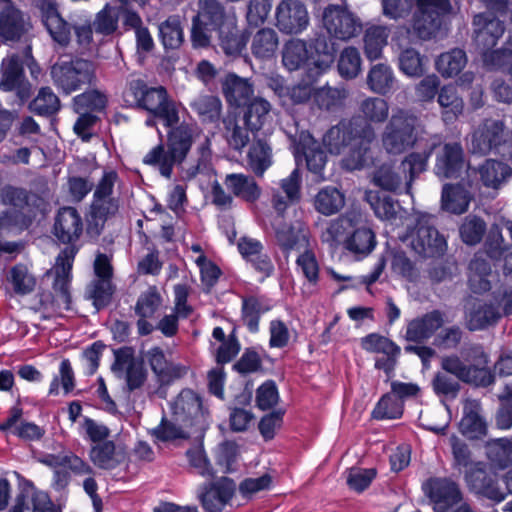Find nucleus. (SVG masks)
I'll return each mask as SVG.
<instances>
[{
    "label": "nucleus",
    "instance_id": "obj_59",
    "mask_svg": "<svg viewBox=\"0 0 512 512\" xmlns=\"http://www.w3.org/2000/svg\"><path fill=\"white\" fill-rule=\"evenodd\" d=\"M404 404L391 393L383 395L372 411L376 420L399 419L402 417Z\"/></svg>",
    "mask_w": 512,
    "mask_h": 512
},
{
    "label": "nucleus",
    "instance_id": "obj_32",
    "mask_svg": "<svg viewBox=\"0 0 512 512\" xmlns=\"http://www.w3.org/2000/svg\"><path fill=\"white\" fill-rule=\"evenodd\" d=\"M22 414V408L14 406L6 420L0 424V430H11L12 434L25 441L40 440L45 434V429L33 422L21 421L18 423Z\"/></svg>",
    "mask_w": 512,
    "mask_h": 512
},
{
    "label": "nucleus",
    "instance_id": "obj_3",
    "mask_svg": "<svg viewBox=\"0 0 512 512\" xmlns=\"http://www.w3.org/2000/svg\"><path fill=\"white\" fill-rule=\"evenodd\" d=\"M76 249L73 247L63 249L53 268L55 278L52 292H42L36 295L32 309L41 314L44 320L62 317L66 311L71 310L70 281Z\"/></svg>",
    "mask_w": 512,
    "mask_h": 512
},
{
    "label": "nucleus",
    "instance_id": "obj_11",
    "mask_svg": "<svg viewBox=\"0 0 512 512\" xmlns=\"http://www.w3.org/2000/svg\"><path fill=\"white\" fill-rule=\"evenodd\" d=\"M464 481L471 493L496 504L507 497V492L500 485L499 475L486 462H473L465 471Z\"/></svg>",
    "mask_w": 512,
    "mask_h": 512
},
{
    "label": "nucleus",
    "instance_id": "obj_42",
    "mask_svg": "<svg viewBox=\"0 0 512 512\" xmlns=\"http://www.w3.org/2000/svg\"><path fill=\"white\" fill-rule=\"evenodd\" d=\"M390 29L384 25H372L365 30L363 42L364 53L368 60L374 61L382 57L383 48L387 45Z\"/></svg>",
    "mask_w": 512,
    "mask_h": 512
},
{
    "label": "nucleus",
    "instance_id": "obj_35",
    "mask_svg": "<svg viewBox=\"0 0 512 512\" xmlns=\"http://www.w3.org/2000/svg\"><path fill=\"white\" fill-rule=\"evenodd\" d=\"M297 151L304 155L307 168L315 175L316 181L324 180L323 172L326 164V155L317 141L310 135L301 136L300 142L297 145Z\"/></svg>",
    "mask_w": 512,
    "mask_h": 512
},
{
    "label": "nucleus",
    "instance_id": "obj_62",
    "mask_svg": "<svg viewBox=\"0 0 512 512\" xmlns=\"http://www.w3.org/2000/svg\"><path fill=\"white\" fill-rule=\"evenodd\" d=\"M361 113L366 120L373 123H383L389 115V104L379 97H368L360 103Z\"/></svg>",
    "mask_w": 512,
    "mask_h": 512
},
{
    "label": "nucleus",
    "instance_id": "obj_18",
    "mask_svg": "<svg viewBox=\"0 0 512 512\" xmlns=\"http://www.w3.org/2000/svg\"><path fill=\"white\" fill-rule=\"evenodd\" d=\"M375 140V131L370 124H364L363 129L354 141L346 148L342 159V166L346 170H360L372 161L370 146Z\"/></svg>",
    "mask_w": 512,
    "mask_h": 512
},
{
    "label": "nucleus",
    "instance_id": "obj_44",
    "mask_svg": "<svg viewBox=\"0 0 512 512\" xmlns=\"http://www.w3.org/2000/svg\"><path fill=\"white\" fill-rule=\"evenodd\" d=\"M500 317L501 314L497 306L478 302L467 314V327L471 331L482 330L495 324Z\"/></svg>",
    "mask_w": 512,
    "mask_h": 512
},
{
    "label": "nucleus",
    "instance_id": "obj_48",
    "mask_svg": "<svg viewBox=\"0 0 512 512\" xmlns=\"http://www.w3.org/2000/svg\"><path fill=\"white\" fill-rule=\"evenodd\" d=\"M223 125L224 136L234 150L241 151L250 142L251 131L244 123L241 125L235 115L228 114L224 117Z\"/></svg>",
    "mask_w": 512,
    "mask_h": 512
},
{
    "label": "nucleus",
    "instance_id": "obj_12",
    "mask_svg": "<svg viewBox=\"0 0 512 512\" xmlns=\"http://www.w3.org/2000/svg\"><path fill=\"white\" fill-rule=\"evenodd\" d=\"M321 24L331 38L343 42L358 36L362 31L360 18L342 5L329 4L325 7L321 14Z\"/></svg>",
    "mask_w": 512,
    "mask_h": 512
},
{
    "label": "nucleus",
    "instance_id": "obj_19",
    "mask_svg": "<svg viewBox=\"0 0 512 512\" xmlns=\"http://www.w3.org/2000/svg\"><path fill=\"white\" fill-rule=\"evenodd\" d=\"M0 6V43L20 40L30 28L28 19L12 0H0Z\"/></svg>",
    "mask_w": 512,
    "mask_h": 512
},
{
    "label": "nucleus",
    "instance_id": "obj_37",
    "mask_svg": "<svg viewBox=\"0 0 512 512\" xmlns=\"http://www.w3.org/2000/svg\"><path fill=\"white\" fill-rule=\"evenodd\" d=\"M282 63L289 71L298 70L304 66L313 68L311 53L307 44L301 39H291L285 43L282 51Z\"/></svg>",
    "mask_w": 512,
    "mask_h": 512
},
{
    "label": "nucleus",
    "instance_id": "obj_36",
    "mask_svg": "<svg viewBox=\"0 0 512 512\" xmlns=\"http://www.w3.org/2000/svg\"><path fill=\"white\" fill-rule=\"evenodd\" d=\"M459 429L469 439H480L486 435L487 423L481 415V406L477 401H470L465 405Z\"/></svg>",
    "mask_w": 512,
    "mask_h": 512
},
{
    "label": "nucleus",
    "instance_id": "obj_43",
    "mask_svg": "<svg viewBox=\"0 0 512 512\" xmlns=\"http://www.w3.org/2000/svg\"><path fill=\"white\" fill-rule=\"evenodd\" d=\"M0 88L3 91L19 90L24 81L22 62L19 56L13 54L2 60Z\"/></svg>",
    "mask_w": 512,
    "mask_h": 512
},
{
    "label": "nucleus",
    "instance_id": "obj_34",
    "mask_svg": "<svg viewBox=\"0 0 512 512\" xmlns=\"http://www.w3.org/2000/svg\"><path fill=\"white\" fill-rule=\"evenodd\" d=\"M146 356L152 371L161 383H169L174 379L182 377L187 372L186 367L170 363L166 359L163 350L159 347H153L148 350Z\"/></svg>",
    "mask_w": 512,
    "mask_h": 512
},
{
    "label": "nucleus",
    "instance_id": "obj_13",
    "mask_svg": "<svg viewBox=\"0 0 512 512\" xmlns=\"http://www.w3.org/2000/svg\"><path fill=\"white\" fill-rule=\"evenodd\" d=\"M175 421L183 423L193 431L206 429L208 412L204 409L201 397L190 389H183L171 403Z\"/></svg>",
    "mask_w": 512,
    "mask_h": 512
},
{
    "label": "nucleus",
    "instance_id": "obj_60",
    "mask_svg": "<svg viewBox=\"0 0 512 512\" xmlns=\"http://www.w3.org/2000/svg\"><path fill=\"white\" fill-rule=\"evenodd\" d=\"M346 96L342 87L324 86L315 90L313 100L320 109L329 111L341 106Z\"/></svg>",
    "mask_w": 512,
    "mask_h": 512
},
{
    "label": "nucleus",
    "instance_id": "obj_33",
    "mask_svg": "<svg viewBox=\"0 0 512 512\" xmlns=\"http://www.w3.org/2000/svg\"><path fill=\"white\" fill-rule=\"evenodd\" d=\"M471 192L462 184H445L441 193L443 210L456 215L464 214L472 200Z\"/></svg>",
    "mask_w": 512,
    "mask_h": 512
},
{
    "label": "nucleus",
    "instance_id": "obj_8",
    "mask_svg": "<svg viewBox=\"0 0 512 512\" xmlns=\"http://www.w3.org/2000/svg\"><path fill=\"white\" fill-rule=\"evenodd\" d=\"M471 147L474 153L488 154L495 151L512 159V130H505L502 121L487 119L473 132Z\"/></svg>",
    "mask_w": 512,
    "mask_h": 512
},
{
    "label": "nucleus",
    "instance_id": "obj_58",
    "mask_svg": "<svg viewBox=\"0 0 512 512\" xmlns=\"http://www.w3.org/2000/svg\"><path fill=\"white\" fill-rule=\"evenodd\" d=\"M89 456L94 465L101 469H113L120 463L112 441H104L93 446Z\"/></svg>",
    "mask_w": 512,
    "mask_h": 512
},
{
    "label": "nucleus",
    "instance_id": "obj_5",
    "mask_svg": "<svg viewBox=\"0 0 512 512\" xmlns=\"http://www.w3.org/2000/svg\"><path fill=\"white\" fill-rule=\"evenodd\" d=\"M123 96L128 106L146 110L162 119L167 127L179 122L176 104L162 86L148 87L143 80L134 79L129 81Z\"/></svg>",
    "mask_w": 512,
    "mask_h": 512
},
{
    "label": "nucleus",
    "instance_id": "obj_45",
    "mask_svg": "<svg viewBox=\"0 0 512 512\" xmlns=\"http://www.w3.org/2000/svg\"><path fill=\"white\" fill-rule=\"evenodd\" d=\"M479 174L485 187L498 189L512 175V169L501 161L488 159L480 166Z\"/></svg>",
    "mask_w": 512,
    "mask_h": 512
},
{
    "label": "nucleus",
    "instance_id": "obj_26",
    "mask_svg": "<svg viewBox=\"0 0 512 512\" xmlns=\"http://www.w3.org/2000/svg\"><path fill=\"white\" fill-rule=\"evenodd\" d=\"M275 237L284 253H289L292 250L300 252L311 246L309 229L300 221L290 225H278L275 228Z\"/></svg>",
    "mask_w": 512,
    "mask_h": 512
},
{
    "label": "nucleus",
    "instance_id": "obj_29",
    "mask_svg": "<svg viewBox=\"0 0 512 512\" xmlns=\"http://www.w3.org/2000/svg\"><path fill=\"white\" fill-rule=\"evenodd\" d=\"M443 324V313L439 310H433L412 319L407 324L405 338L411 342H424L430 339Z\"/></svg>",
    "mask_w": 512,
    "mask_h": 512
},
{
    "label": "nucleus",
    "instance_id": "obj_50",
    "mask_svg": "<svg viewBox=\"0 0 512 512\" xmlns=\"http://www.w3.org/2000/svg\"><path fill=\"white\" fill-rule=\"evenodd\" d=\"M344 248L353 254L366 256L376 246L374 232L368 227L356 228L343 242Z\"/></svg>",
    "mask_w": 512,
    "mask_h": 512
},
{
    "label": "nucleus",
    "instance_id": "obj_21",
    "mask_svg": "<svg viewBox=\"0 0 512 512\" xmlns=\"http://www.w3.org/2000/svg\"><path fill=\"white\" fill-rule=\"evenodd\" d=\"M30 508L32 512H59L46 492L36 489L31 481L23 480L15 503L8 512H24Z\"/></svg>",
    "mask_w": 512,
    "mask_h": 512
},
{
    "label": "nucleus",
    "instance_id": "obj_14",
    "mask_svg": "<svg viewBox=\"0 0 512 512\" xmlns=\"http://www.w3.org/2000/svg\"><path fill=\"white\" fill-rule=\"evenodd\" d=\"M412 28L419 39H431L441 26V16L449 13V0H417Z\"/></svg>",
    "mask_w": 512,
    "mask_h": 512
},
{
    "label": "nucleus",
    "instance_id": "obj_57",
    "mask_svg": "<svg viewBox=\"0 0 512 512\" xmlns=\"http://www.w3.org/2000/svg\"><path fill=\"white\" fill-rule=\"evenodd\" d=\"M159 36L166 49H177L184 40V33L178 17L171 16L159 25Z\"/></svg>",
    "mask_w": 512,
    "mask_h": 512
},
{
    "label": "nucleus",
    "instance_id": "obj_51",
    "mask_svg": "<svg viewBox=\"0 0 512 512\" xmlns=\"http://www.w3.org/2000/svg\"><path fill=\"white\" fill-rule=\"evenodd\" d=\"M469 286L475 293L488 291L491 286L487 276L491 272V266L480 253L475 254L469 264Z\"/></svg>",
    "mask_w": 512,
    "mask_h": 512
},
{
    "label": "nucleus",
    "instance_id": "obj_27",
    "mask_svg": "<svg viewBox=\"0 0 512 512\" xmlns=\"http://www.w3.org/2000/svg\"><path fill=\"white\" fill-rule=\"evenodd\" d=\"M112 369L125 372V380L129 391L140 388L146 380V370L141 361L134 358L128 349H119L115 352V362Z\"/></svg>",
    "mask_w": 512,
    "mask_h": 512
},
{
    "label": "nucleus",
    "instance_id": "obj_2",
    "mask_svg": "<svg viewBox=\"0 0 512 512\" xmlns=\"http://www.w3.org/2000/svg\"><path fill=\"white\" fill-rule=\"evenodd\" d=\"M439 144L437 137H431L428 149L407 154L398 166L381 165L373 174V183L385 191L411 194L413 182L427 170L429 158Z\"/></svg>",
    "mask_w": 512,
    "mask_h": 512
},
{
    "label": "nucleus",
    "instance_id": "obj_30",
    "mask_svg": "<svg viewBox=\"0 0 512 512\" xmlns=\"http://www.w3.org/2000/svg\"><path fill=\"white\" fill-rule=\"evenodd\" d=\"M222 92L230 106H245L254 95L253 83L235 73H228L222 81Z\"/></svg>",
    "mask_w": 512,
    "mask_h": 512
},
{
    "label": "nucleus",
    "instance_id": "obj_7",
    "mask_svg": "<svg viewBox=\"0 0 512 512\" xmlns=\"http://www.w3.org/2000/svg\"><path fill=\"white\" fill-rule=\"evenodd\" d=\"M50 74L54 85L68 95L95 82L96 65L82 58L59 59Z\"/></svg>",
    "mask_w": 512,
    "mask_h": 512
},
{
    "label": "nucleus",
    "instance_id": "obj_9",
    "mask_svg": "<svg viewBox=\"0 0 512 512\" xmlns=\"http://www.w3.org/2000/svg\"><path fill=\"white\" fill-rule=\"evenodd\" d=\"M408 239L411 248L422 257L442 256L447 250V241L436 228V217L428 213L417 216Z\"/></svg>",
    "mask_w": 512,
    "mask_h": 512
},
{
    "label": "nucleus",
    "instance_id": "obj_56",
    "mask_svg": "<svg viewBox=\"0 0 512 512\" xmlns=\"http://www.w3.org/2000/svg\"><path fill=\"white\" fill-rule=\"evenodd\" d=\"M192 109L200 116L203 122L215 123L219 120L222 103L213 95H201L191 102Z\"/></svg>",
    "mask_w": 512,
    "mask_h": 512
},
{
    "label": "nucleus",
    "instance_id": "obj_16",
    "mask_svg": "<svg viewBox=\"0 0 512 512\" xmlns=\"http://www.w3.org/2000/svg\"><path fill=\"white\" fill-rule=\"evenodd\" d=\"M276 27L285 34H299L307 29L310 19L300 0H281L275 9Z\"/></svg>",
    "mask_w": 512,
    "mask_h": 512
},
{
    "label": "nucleus",
    "instance_id": "obj_41",
    "mask_svg": "<svg viewBox=\"0 0 512 512\" xmlns=\"http://www.w3.org/2000/svg\"><path fill=\"white\" fill-rule=\"evenodd\" d=\"M396 82L392 68L385 63L373 65L367 74L366 83L368 88L376 94L386 95Z\"/></svg>",
    "mask_w": 512,
    "mask_h": 512
},
{
    "label": "nucleus",
    "instance_id": "obj_46",
    "mask_svg": "<svg viewBox=\"0 0 512 512\" xmlns=\"http://www.w3.org/2000/svg\"><path fill=\"white\" fill-rule=\"evenodd\" d=\"M345 205L344 194L335 187L322 188L314 198L316 211L325 216L338 213Z\"/></svg>",
    "mask_w": 512,
    "mask_h": 512
},
{
    "label": "nucleus",
    "instance_id": "obj_63",
    "mask_svg": "<svg viewBox=\"0 0 512 512\" xmlns=\"http://www.w3.org/2000/svg\"><path fill=\"white\" fill-rule=\"evenodd\" d=\"M352 220L348 216H340L328 222L321 233V241L332 248H336L346 231L351 228Z\"/></svg>",
    "mask_w": 512,
    "mask_h": 512
},
{
    "label": "nucleus",
    "instance_id": "obj_4",
    "mask_svg": "<svg viewBox=\"0 0 512 512\" xmlns=\"http://www.w3.org/2000/svg\"><path fill=\"white\" fill-rule=\"evenodd\" d=\"M198 134V126L193 122H182L172 127L167 135V150L162 144L153 147L144 156L143 163L157 168L163 177L169 179L174 165L185 160Z\"/></svg>",
    "mask_w": 512,
    "mask_h": 512
},
{
    "label": "nucleus",
    "instance_id": "obj_52",
    "mask_svg": "<svg viewBox=\"0 0 512 512\" xmlns=\"http://www.w3.org/2000/svg\"><path fill=\"white\" fill-rule=\"evenodd\" d=\"M437 101L444 109L443 118L446 122H452L463 112V100L459 97L456 87L452 84L444 85L439 90Z\"/></svg>",
    "mask_w": 512,
    "mask_h": 512
},
{
    "label": "nucleus",
    "instance_id": "obj_64",
    "mask_svg": "<svg viewBox=\"0 0 512 512\" xmlns=\"http://www.w3.org/2000/svg\"><path fill=\"white\" fill-rule=\"evenodd\" d=\"M119 16L116 9L106 4L95 16L93 28L97 34L109 36L118 28Z\"/></svg>",
    "mask_w": 512,
    "mask_h": 512
},
{
    "label": "nucleus",
    "instance_id": "obj_53",
    "mask_svg": "<svg viewBox=\"0 0 512 512\" xmlns=\"http://www.w3.org/2000/svg\"><path fill=\"white\" fill-rule=\"evenodd\" d=\"M61 104L59 97L50 87L39 89L36 97L30 103V110L39 116L50 117L60 110Z\"/></svg>",
    "mask_w": 512,
    "mask_h": 512
},
{
    "label": "nucleus",
    "instance_id": "obj_55",
    "mask_svg": "<svg viewBox=\"0 0 512 512\" xmlns=\"http://www.w3.org/2000/svg\"><path fill=\"white\" fill-rule=\"evenodd\" d=\"M248 163L256 175L262 176L272 164L270 146L263 140L254 142L248 152Z\"/></svg>",
    "mask_w": 512,
    "mask_h": 512
},
{
    "label": "nucleus",
    "instance_id": "obj_23",
    "mask_svg": "<svg viewBox=\"0 0 512 512\" xmlns=\"http://www.w3.org/2000/svg\"><path fill=\"white\" fill-rule=\"evenodd\" d=\"M366 122L354 118L349 121H341L331 127L323 136V144L331 154H341L357 137L359 130L363 129Z\"/></svg>",
    "mask_w": 512,
    "mask_h": 512
},
{
    "label": "nucleus",
    "instance_id": "obj_40",
    "mask_svg": "<svg viewBox=\"0 0 512 512\" xmlns=\"http://www.w3.org/2000/svg\"><path fill=\"white\" fill-rule=\"evenodd\" d=\"M279 45L277 32L272 28H262L258 30L251 40V53L260 60L271 59Z\"/></svg>",
    "mask_w": 512,
    "mask_h": 512
},
{
    "label": "nucleus",
    "instance_id": "obj_31",
    "mask_svg": "<svg viewBox=\"0 0 512 512\" xmlns=\"http://www.w3.org/2000/svg\"><path fill=\"white\" fill-rule=\"evenodd\" d=\"M243 115L244 124L251 133L270 128L274 120V112L269 101L255 97L246 105Z\"/></svg>",
    "mask_w": 512,
    "mask_h": 512
},
{
    "label": "nucleus",
    "instance_id": "obj_22",
    "mask_svg": "<svg viewBox=\"0 0 512 512\" xmlns=\"http://www.w3.org/2000/svg\"><path fill=\"white\" fill-rule=\"evenodd\" d=\"M464 168V151L459 143H447L436 152L434 173L437 177L458 178Z\"/></svg>",
    "mask_w": 512,
    "mask_h": 512
},
{
    "label": "nucleus",
    "instance_id": "obj_24",
    "mask_svg": "<svg viewBox=\"0 0 512 512\" xmlns=\"http://www.w3.org/2000/svg\"><path fill=\"white\" fill-rule=\"evenodd\" d=\"M83 232V221L78 211L73 207L61 208L55 218L53 234L64 244H69L67 248L75 247L74 243L79 240Z\"/></svg>",
    "mask_w": 512,
    "mask_h": 512
},
{
    "label": "nucleus",
    "instance_id": "obj_61",
    "mask_svg": "<svg viewBox=\"0 0 512 512\" xmlns=\"http://www.w3.org/2000/svg\"><path fill=\"white\" fill-rule=\"evenodd\" d=\"M362 59L357 48L349 46L343 49L338 61V71L346 79H353L361 72Z\"/></svg>",
    "mask_w": 512,
    "mask_h": 512
},
{
    "label": "nucleus",
    "instance_id": "obj_39",
    "mask_svg": "<svg viewBox=\"0 0 512 512\" xmlns=\"http://www.w3.org/2000/svg\"><path fill=\"white\" fill-rule=\"evenodd\" d=\"M271 309L270 303L262 296L242 297L241 318L252 333L259 330L261 316Z\"/></svg>",
    "mask_w": 512,
    "mask_h": 512
},
{
    "label": "nucleus",
    "instance_id": "obj_49",
    "mask_svg": "<svg viewBox=\"0 0 512 512\" xmlns=\"http://www.w3.org/2000/svg\"><path fill=\"white\" fill-rule=\"evenodd\" d=\"M486 455L489 465L503 470L512 464V440L498 438L491 440L486 445Z\"/></svg>",
    "mask_w": 512,
    "mask_h": 512
},
{
    "label": "nucleus",
    "instance_id": "obj_15",
    "mask_svg": "<svg viewBox=\"0 0 512 512\" xmlns=\"http://www.w3.org/2000/svg\"><path fill=\"white\" fill-rule=\"evenodd\" d=\"M422 489L432 503L433 512H449L463 500L459 484L448 477H431Z\"/></svg>",
    "mask_w": 512,
    "mask_h": 512
},
{
    "label": "nucleus",
    "instance_id": "obj_17",
    "mask_svg": "<svg viewBox=\"0 0 512 512\" xmlns=\"http://www.w3.org/2000/svg\"><path fill=\"white\" fill-rule=\"evenodd\" d=\"M37 7L41 21L53 42L61 47H67L71 41L73 23L62 17L54 0H38Z\"/></svg>",
    "mask_w": 512,
    "mask_h": 512
},
{
    "label": "nucleus",
    "instance_id": "obj_47",
    "mask_svg": "<svg viewBox=\"0 0 512 512\" xmlns=\"http://www.w3.org/2000/svg\"><path fill=\"white\" fill-rule=\"evenodd\" d=\"M466 64V53L459 48L440 54L435 61L436 70L444 78H452L458 75Z\"/></svg>",
    "mask_w": 512,
    "mask_h": 512
},
{
    "label": "nucleus",
    "instance_id": "obj_28",
    "mask_svg": "<svg viewBox=\"0 0 512 512\" xmlns=\"http://www.w3.org/2000/svg\"><path fill=\"white\" fill-rule=\"evenodd\" d=\"M332 39L328 34H317L311 40L313 68H309V77L315 79L333 63L337 48Z\"/></svg>",
    "mask_w": 512,
    "mask_h": 512
},
{
    "label": "nucleus",
    "instance_id": "obj_10",
    "mask_svg": "<svg viewBox=\"0 0 512 512\" xmlns=\"http://www.w3.org/2000/svg\"><path fill=\"white\" fill-rule=\"evenodd\" d=\"M471 351L475 358H479L477 365H467L459 356L453 354L444 356L441 359V368L446 373L454 375L459 381L475 386L486 387L494 381V376L486 367L488 362L487 355L479 345L473 346Z\"/></svg>",
    "mask_w": 512,
    "mask_h": 512
},
{
    "label": "nucleus",
    "instance_id": "obj_25",
    "mask_svg": "<svg viewBox=\"0 0 512 512\" xmlns=\"http://www.w3.org/2000/svg\"><path fill=\"white\" fill-rule=\"evenodd\" d=\"M236 490L233 480L222 477L205 487L200 502L206 512H222L232 500Z\"/></svg>",
    "mask_w": 512,
    "mask_h": 512
},
{
    "label": "nucleus",
    "instance_id": "obj_20",
    "mask_svg": "<svg viewBox=\"0 0 512 512\" xmlns=\"http://www.w3.org/2000/svg\"><path fill=\"white\" fill-rule=\"evenodd\" d=\"M472 26L474 41L480 51L494 48L505 32L503 22L491 13L476 14Z\"/></svg>",
    "mask_w": 512,
    "mask_h": 512
},
{
    "label": "nucleus",
    "instance_id": "obj_6",
    "mask_svg": "<svg viewBox=\"0 0 512 512\" xmlns=\"http://www.w3.org/2000/svg\"><path fill=\"white\" fill-rule=\"evenodd\" d=\"M420 119L411 111H393L382 134L381 144L389 155H401L415 147L419 140Z\"/></svg>",
    "mask_w": 512,
    "mask_h": 512
},
{
    "label": "nucleus",
    "instance_id": "obj_54",
    "mask_svg": "<svg viewBox=\"0 0 512 512\" xmlns=\"http://www.w3.org/2000/svg\"><path fill=\"white\" fill-rule=\"evenodd\" d=\"M191 428L185 426L179 421H175L172 417L171 420L162 418L160 424L151 429L150 434L160 441H170L175 439H186L194 433Z\"/></svg>",
    "mask_w": 512,
    "mask_h": 512
},
{
    "label": "nucleus",
    "instance_id": "obj_38",
    "mask_svg": "<svg viewBox=\"0 0 512 512\" xmlns=\"http://www.w3.org/2000/svg\"><path fill=\"white\" fill-rule=\"evenodd\" d=\"M224 184L235 197L247 202H254L261 195L260 187L254 178L249 175L241 173L227 174Z\"/></svg>",
    "mask_w": 512,
    "mask_h": 512
},
{
    "label": "nucleus",
    "instance_id": "obj_1",
    "mask_svg": "<svg viewBox=\"0 0 512 512\" xmlns=\"http://www.w3.org/2000/svg\"><path fill=\"white\" fill-rule=\"evenodd\" d=\"M213 34L218 37L219 45L227 55L241 53L246 45L245 38L237 28L236 16L233 13H226L217 0H202L201 10L192 21L193 46H209Z\"/></svg>",
    "mask_w": 512,
    "mask_h": 512
}]
</instances>
